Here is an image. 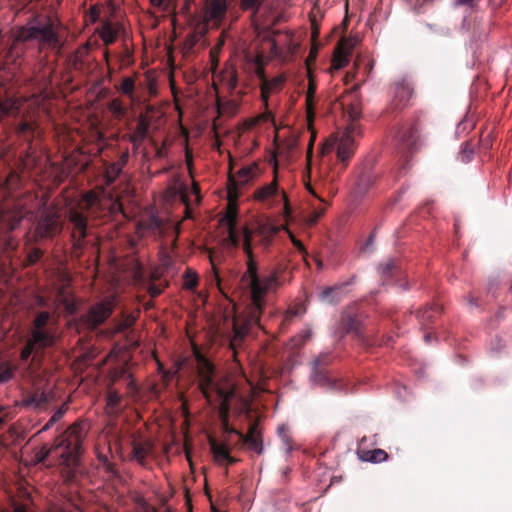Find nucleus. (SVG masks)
I'll list each match as a JSON object with an SVG mask.
<instances>
[{
	"label": "nucleus",
	"mask_w": 512,
	"mask_h": 512,
	"mask_svg": "<svg viewBox=\"0 0 512 512\" xmlns=\"http://www.w3.org/2000/svg\"><path fill=\"white\" fill-rule=\"evenodd\" d=\"M254 232L248 227L243 229L242 249L247 257V269L242 276V282L249 288L251 295V306L243 316H236L233 319L234 338L231 341V348L235 356V346L249 332L252 327L260 323L261 313L265 305L264 297L267 293L276 291L281 286L277 270L267 275H259L258 264L253 254Z\"/></svg>",
	"instance_id": "obj_1"
},
{
	"label": "nucleus",
	"mask_w": 512,
	"mask_h": 512,
	"mask_svg": "<svg viewBox=\"0 0 512 512\" xmlns=\"http://www.w3.org/2000/svg\"><path fill=\"white\" fill-rule=\"evenodd\" d=\"M19 42H36L39 50H60L62 44L55 20L46 14L30 17L16 36Z\"/></svg>",
	"instance_id": "obj_2"
},
{
	"label": "nucleus",
	"mask_w": 512,
	"mask_h": 512,
	"mask_svg": "<svg viewBox=\"0 0 512 512\" xmlns=\"http://www.w3.org/2000/svg\"><path fill=\"white\" fill-rule=\"evenodd\" d=\"M84 437L83 427L80 424H73L55 438L53 445L45 452L42 460L54 454L61 460L60 464L66 468L76 467L82 453Z\"/></svg>",
	"instance_id": "obj_3"
},
{
	"label": "nucleus",
	"mask_w": 512,
	"mask_h": 512,
	"mask_svg": "<svg viewBox=\"0 0 512 512\" xmlns=\"http://www.w3.org/2000/svg\"><path fill=\"white\" fill-rule=\"evenodd\" d=\"M83 201L85 203V211H80L76 207H72L68 211V230L70 231V239L72 243V255L80 258L83 255L87 244L86 238L89 235L88 229V210L96 203L97 196L90 191L84 194Z\"/></svg>",
	"instance_id": "obj_4"
},
{
	"label": "nucleus",
	"mask_w": 512,
	"mask_h": 512,
	"mask_svg": "<svg viewBox=\"0 0 512 512\" xmlns=\"http://www.w3.org/2000/svg\"><path fill=\"white\" fill-rule=\"evenodd\" d=\"M19 180L15 171H10L5 178L0 176V226L7 232L16 229L25 216L24 207L20 203H4Z\"/></svg>",
	"instance_id": "obj_5"
},
{
	"label": "nucleus",
	"mask_w": 512,
	"mask_h": 512,
	"mask_svg": "<svg viewBox=\"0 0 512 512\" xmlns=\"http://www.w3.org/2000/svg\"><path fill=\"white\" fill-rule=\"evenodd\" d=\"M197 373L199 377V389L203 396L210 401V393L214 390L217 391L218 395L223 399L221 405L222 409V425L224 432L230 434H236L240 438L242 432L235 428L229 427L228 425V404L226 401L229 398L228 393L222 391L217 387L214 382V365L202 355H197Z\"/></svg>",
	"instance_id": "obj_6"
},
{
	"label": "nucleus",
	"mask_w": 512,
	"mask_h": 512,
	"mask_svg": "<svg viewBox=\"0 0 512 512\" xmlns=\"http://www.w3.org/2000/svg\"><path fill=\"white\" fill-rule=\"evenodd\" d=\"M113 310V299H106L92 305L85 314L81 315L80 322L86 328L94 330L112 315Z\"/></svg>",
	"instance_id": "obj_7"
},
{
	"label": "nucleus",
	"mask_w": 512,
	"mask_h": 512,
	"mask_svg": "<svg viewBox=\"0 0 512 512\" xmlns=\"http://www.w3.org/2000/svg\"><path fill=\"white\" fill-rule=\"evenodd\" d=\"M336 333L341 338L347 334H353L360 341H365L361 329L360 315L355 306L347 307L342 311Z\"/></svg>",
	"instance_id": "obj_8"
},
{
	"label": "nucleus",
	"mask_w": 512,
	"mask_h": 512,
	"mask_svg": "<svg viewBox=\"0 0 512 512\" xmlns=\"http://www.w3.org/2000/svg\"><path fill=\"white\" fill-rule=\"evenodd\" d=\"M330 353H322L313 361V379L321 386H326L331 390L341 391L344 389L342 381L333 378L325 366L330 363Z\"/></svg>",
	"instance_id": "obj_9"
},
{
	"label": "nucleus",
	"mask_w": 512,
	"mask_h": 512,
	"mask_svg": "<svg viewBox=\"0 0 512 512\" xmlns=\"http://www.w3.org/2000/svg\"><path fill=\"white\" fill-rule=\"evenodd\" d=\"M335 144L337 159L342 163V170H344L356 149L354 137L350 131H346L337 142H327L322 149V153H329L333 150Z\"/></svg>",
	"instance_id": "obj_10"
},
{
	"label": "nucleus",
	"mask_w": 512,
	"mask_h": 512,
	"mask_svg": "<svg viewBox=\"0 0 512 512\" xmlns=\"http://www.w3.org/2000/svg\"><path fill=\"white\" fill-rule=\"evenodd\" d=\"M62 228L63 226L58 213L45 211L41 214L37 222L35 237L40 239H52L62 231Z\"/></svg>",
	"instance_id": "obj_11"
},
{
	"label": "nucleus",
	"mask_w": 512,
	"mask_h": 512,
	"mask_svg": "<svg viewBox=\"0 0 512 512\" xmlns=\"http://www.w3.org/2000/svg\"><path fill=\"white\" fill-rule=\"evenodd\" d=\"M402 149L409 153L417 151L420 144L419 122L417 120L405 123L397 134Z\"/></svg>",
	"instance_id": "obj_12"
},
{
	"label": "nucleus",
	"mask_w": 512,
	"mask_h": 512,
	"mask_svg": "<svg viewBox=\"0 0 512 512\" xmlns=\"http://www.w3.org/2000/svg\"><path fill=\"white\" fill-rule=\"evenodd\" d=\"M237 445L239 448L246 447L249 451L258 455L263 453V439L257 422H252L249 425V429L246 434H240V439Z\"/></svg>",
	"instance_id": "obj_13"
},
{
	"label": "nucleus",
	"mask_w": 512,
	"mask_h": 512,
	"mask_svg": "<svg viewBox=\"0 0 512 512\" xmlns=\"http://www.w3.org/2000/svg\"><path fill=\"white\" fill-rule=\"evenodd\" d=\"M130 445L132 449L131 459L143 465L152 451V442L137 432L132 434Z\"/></svg>",
	"instance_id": "obj_14"
},
{
	"label": "nucleus",
	"mask_w": 512,
	"mask_h": 512,
	"mask_svg": "<svg viewBox=\"0 0 512 512\" xmlns=\"http://www.w3.org/2000/svg\"><path fill=\"white\" fill-rule=\"evenodd\" d=\"M256 169L257 165H248L229 177V196L231 198L238 197V189L254 178Z\"/></svg>",
	"instance_id": "obj_15"
},
{
	"label": "nucleus",
	"mask_w": 512,
	"mask_h": 512,
	"mask_svg": "<svg viewBox=\"0 0 512 512\" xmlns=\"http://www.w3.org/2000/svg\"><path fill=\"white\" fill-rule=\"evenodd\" d=\"M393 90L394 98L392 105L395 109H403L413 94V88L406 80L402 79L393 84Z\"/></svg>",
	"instance_id": "obj_16"
},
{
	"label": "nucleus",
	"mask_w": 512,
	"mask_h": 512,
	"mask_svg": "<svg viewBox=\"0 0 512 512\" xmlns=\"http://www.w3.org/2000/svg\"><path fill=\"white\" fill-rule=\"evenodd\" d=\"M221 222L227 226L228 235L226 241L228 245L233 248L238 247L240 245V236L236 230L237 211L235 209H229Z\"/></svg>",
	"instance_id": "obj_17"
},
{
	"label": "nucleus",
	"mask_w": 512,
	"mask_h": 512,
	"mask_svg": "<svg viewBox=\"0 0 512 512\" xmlns=\"http://www.w3.org/2000/svg\"><path fill=\"white\" fill-rule=\"evenodd\" d=\"M39 349L52 346L55 341L53 333L48 329H33L31 337L28 339Z\"/></svg>",
	"instance_id": "obj_18"
},
{
	"label": "nucleus",
	"mask_w": 512,
	"mask_h": 512,
	"mask_svg": "<svg viewBox=\"0 0 512 512\" xmlns=\"http://www.w3.org/2000/svg\"><path fill=\"white\" fill-rule=\"evenodd\" d=\"M227 9L228 0H210L207 13L215 24H219L225 18Z\"/></svg>",
	"instance_id": "obj_19"
},
{
	"label": "nucleus",
	"mask_w": 512,
	"mask_h": 512,
	"mask_svg": "<svg viewBox=\"0 0 512 512\" xmlns=\"http://www.w3.org/2000/svg\"><path fill=\"white\" fill-rule=\"evenodd\" d=\"M376 177L370 171H363L355 184L353 193L356 197L364 196L368 190L374 185Z\"/></svg>",
	"instance_id": "obj_20"
},
{
	"label": "nucleus",
	"mask_w": 512,
	"mask_h": 512,
	"mask_svg": "<svg viewBox=\"0 0 512 512\" xmlns=\"http://www.w3.org/2000/svg\"><path fill=\"white\" fill-rule=\"evenodd\" d=\"M150 125H151L150 119L147 117V115L141 113L137 117L136 126L134 127L133 131L128 136L135 137L136 140L137 139L142 140V141H144L146 139L149 140V138H151L149 136Z\"/></svg>",
	"instance_id": "obj_21"
},
{
	"label": "nucleus",
	"mask_w": 512,
	"mask_h": 512,
	"mask_svg": "<svg viewBox=\"0 0 512 512\" xmlns=\"http://www.w3.org/2000/svg\"><path fill=\"white\" fill-rule=\"evenodd\" d=\"M316 83L313 79H309L308 88L306 92V117L309 125H311L315 119V94H316Z\"/></svg>",
	"instance_id": "obj_22"
},
{
	"label": "nucleus",
	"mask_w": 512,
	"mask_h": 512,
	"mask_svg": "<svg viewBox=\"0 0 512 512\" xmlns=\"http://www.w3.org/2000/svg\"><path fill=\"white\" fill-rule=\"evenodd\" d=\"M378 272L380 274V278L382 280L383 285H388L391 283V279L393 277L398 276L400 270L395 260L388 259L384 263L379 265Z\"/></svg>",
	"instance_id": "obj_23"
},
{
	"label": "nucleus",
	"mask_w": 512,
	"mask_h": 512,
	"mask_svg": "<svg viewBox=\"0 0 512 512\" xmlns=\"http://www.w3.org/2000/svg\"><path fill=\"white\" fill-rule=\"evenodd\" d=\"M36 128L37 123L35 120L22 119L16 127V133L24 141L31 144L34 139V133Z\"/></svg>",
	"instance_id": "obj_24"
},
{
	"label": "nucleus",
	"mask_w": 512,
	"mask_h": 512,
	"mask_svg": "<svg viewBox=\"0 0 512 512\" xmlns=\"http://www.w3.org/2000/svg\"><path fill=\"white\" fill-rule=\"evenodd\" d=\"M56 301L63 307L67 315H74L77 312V303L74 297L67 293L64 288L57 292Z\"/></svg>",
	"instance_id": "obj_25"
},
{
	"label": "nucleus",
	"mask_w": 512,
	"mask_h": 512,
	"mask_svg": "<svg viewBox=\"0 0 512 512\" xmlns=\"http://www.w3.org/2000/svg\"><path fill=\"white\" fill-rule=\"evenodd\" d=\"M122 395L110 389L106 396V411L110 415H118L122 410Z\"/></svg>",
	"instance_id": "obj_26"
},
{
	"label": "nucleus",
	"mask_w": 512,
	"mask_h": 512,
	"mask_svg": "<svg viewBox=\"0 0 512 512\" xmlns=\"http://www.w3.org/2000/svg\"><path fill=\"white\" fill-rule=\"evenodd\" d=\"M440 311L441 307L438 304H432L420 309L417 313V318L420 324L424 327L433 322Z\"/></svg>",
	"instance_id": "obj_27"
},
{
	"label": "nucleus",
	"mask_w": 512,
	"mask_h": 512,
	"mask_svg": "<svg viewBox=\"0 0 512 512\" xmlns=\"http://www.w3.org/2000/svg\"><path fill=\"white\" fill-rule=\"evenodd\" d=\"M49 399V393L36 389L34 392L27 395L24 401L27 405L42 408L48 404Z\"/></svg>",
	"instance_id": "obj_28"
},
{
	"label": "nucleus",
	"mask_w": 512,
	"mask_h": 512,
	"mask_svg": "<svg viewBox=\"0 0 512 512\" xmlns=\"http://www.w3.org/2000/svg\"><path fill=\"white\" fill-rule=\"evenodd\" d=\"M221 81L227 86L232 93L238 86V72L234 66L225 68L221 74Z\"/></svg>",
	"instance_id": "obj_29"
},
{
	"label": "nucleus",
	"mask_w": 512,
	"mask_h": 512,
	"mask_svg": "<svg viewBox=\"0 0 512 512\" xmlns=\"http://www.w3.org/2000/svg\"><path fill=\"white\" fill-rule=\"evenodd\" d=\"M358 456L363 461L379 463L387 459L388 454L382 449L365 450L358 449Z\"/></svg>",
	"instance_id": "obj_30"
},
{
	"label": "nucleus",
	"mask_w": 512,
	"mask_h": 512,
	"mask_svg": "<svg viewBox=\"0 0 512 512\" xmlns=\"http://www.w3.org/2000/svg\"><path fill=\"white\" fill-rule=\"evenodd\" d=\"M283 84V79L281 77H275L273 79H267L263 83H261V99L267 103L269 96L272 91L279 89Z\"/></svg>",
	"instance_id": "obj_31"
},
{
	"label": "nucleus",
	"mask_w": 512,
	"mask_h": 512,
	"mask_svg": "<svg viewBox=\"0 0 512 512\" xmlns=\"http://www.w3.org/2000/svg\"><path fill=\"white\" fill-rule=\"evenodd\" d=\"M278 195V185L276 179L269 184L258 188L255 193V199L259 201H266L273 196Z\"/></svg>",
	"instance_id": "obj_32"
},
{
	"label": "nucleus",
	"mask_w": 512,
	"mask_h": 512,
	"mask_svg": "<svg viewBox=\"0 0 512 512\" xmlns=\"http://www.w3.org/2000/svg\"><path fill=\"white\" fill-rule=\"evenodd\" d=\"M342 298V286L327 287L320 293V299L329 304H337Z\"/></svg>",
	"instance_id": "obj_33"
},
{
	"label": "nucleus",
	"mask_w": 512,
	"mask_h": 512,
	"mask_svg": "<svg viewBox=\"0 0 512 512\" xmlns=\"http://www.w3.org/2000/svg\"><path fill=\"white\" fill-rule=\"evenodd\" d=\"M209 446L216 461L225 460L230 453L227 444H219L212 437L209 438Z\"/></svg>",
	"instance_id": "obj_34"
},
{
	"label": "nucleus",
	"mask_w": 512,
	"mask_h": 512,
	"mask_svg": "<svg viewBox=\"0 0 512 512\" xmlns=\"http://www.w3.org/2000/svg\"><path fill=\"white\" fill-rule=\"evenodd\" d=\"M209 260L211 264V272L209 273L207 279L210 285H215L221 291V278L219 276L217 266L211 252L209 253Z\"/></svg>",
	"instance_id": "obj_35"
},
{
	"label": "nucleus",
	"mask_w": 512,
	"mask_h": 512,
	"mask_svg": "<svg viewBox=\"0 0 512 512\" xmlns=\"http://www.w3.org/2000/svg\"><path fill=\"white\" fill-rule=\"evenodd\" d=\"M50 319L51 313L48 311H41L37 313L33 320V329H46V326Z\"/></svg>",
	"instance_id": "obj_36"
},
{
	"label": "nucleus",
	"mask_w": 512,
	"mask_h": 512,
	"mask_svg": "<svg viewBox=\"0 0 512 512\" xmlns=\"http://www.w3.org/2000/svg\"><path fill=\"white\" fill-rule=\"evenodd\" d=\"M101 38L106 45H111L117 38V32L111 27L110 24H106L102 28Z\"/></svg>",
	"instance_id": "obj_37"
},
{
	"label": "nucleus",
	"mask_w": 512,
	"mask_h": 512,
	"mask_svg": "<svg viewBox=\"0 0 512 512\" xmlns=\"http://www.w3.org/2000/svg\"><path fill=\"white\" fill-rule=\"evenodd\" d=\"M108 109L113 116L117 118L123 117L126 114V108L123 106L121 100L117 98L110 101Z\"/></svg>",
	"instance_id": "obj_38"
},
{
	"label": "nucleus",
	"mask_w": 512,
	"mask_h": 512,
	"mask_svg": "<svg viewBox=\"0 0 512 512\" xmlns=\"http://www.w3.org/2000/svg\"><path fill=\"white\" fill-rule=\"evenodd\" d=\"M348 56H349V54H346L342 51L335 49L334 58H333V66L336 69L344 68L349 63Z\"/></svg>",
	"instance_id": "obj_39"
},
{
	"label": "nucleus",
	"mask_w": 512,
	"mask_h": 512,
	"mask_svg": "<svg viewBox=\"0 0 512 512\" xmlns=\"http://www.w3.org/2000/svg\"><path fill=\"white\" fill-rule=\"evenodd\" d=\"M265 0H241V8L245 11H253L257 14Z\"/></svg>",
	"instance_id": "obj_40"
},
{
	"label": "nucleus",
	"mask_w": 512,
	"mask_h": 512,
	"mask_svg": "<svg viewBox=\"0 0 512 512\" xmlns=\"http://www.w3.org/2000/svg\"><path fill=\"white\" fill-rule=\"evenodd\" d=\"M119 90L127 96H132L135 90V80L132 77H124Z\"/></svg>",
	"instance_id": "obj_41"
},
{
	"label": "nucleus",
	"mask_w": 512,
	"mask_h": 512,
	"mask_svg": "<svg viewBox=\"0 0 512 512\" xmlns=\"http://www.w3.org/2000/svg\"><path fill=\"white\" fill-rule=\"evenodd\" d=\"M149 143L154 148L153 159L161 160L166 158L167 150L165 148V143L159 146L154 138H149Z\"/></svg>",
	"instance_id": "obj_42"
},
{
	"label": "nucleus",
	"mask_w": 512,
	"mask_h": 512,
	"mask_svg": "<svg viewBox=\"0 0 512 512\" xmlns=\"http://www.w3.org/2000/svg\"><path fill=\"white\" fill-rule=\"evenodd\" d=\"M278 434L285 446L286 452L287 453L290 452L293 447H292V439L288 433V428L284 425L280 426L278 428Z\"/></svg>",
	"instance_id": "obj_43"
},
{
	"label": "nucleus",
	"mask_w": 512,
	"mask_h": 512,
	"mask_svg": "<svg viewBox=\"0 0 512 512\" xmlns=\"http://www.w3.org/2000/svg\"><path fill=\"white\" fill-rule=\"evenodd\" d=\"M198 286V276L191 270L186 271L184 278V287L189 290H193Z\"/></svg>",
	"instance_id": "obj_44"
},
{
	"label": "nucleus",
	"mask_w": 512,
	"mask_h": 512,
	"mask_svg": "<svg viewBox=\"0 0 512 512\" xmlns=\"http://www.w3.org/2000/svg\"><path fill=\"white\" fill-rule=\"evenodd\" d=\"M122 169H120L114 162L110 163L106 167V178L108 183L114 182L117 177L121 174Z\"/></svg>",
	"instance_id": "obj_45"
},
{
	"label": "nucleus",
	"mask_w": 512,
	"mask_h": 512,
	"mask_svg": "<svg viewBox=\"0 0 512 512\" xmlns=\"http://www.w3.org/2000/svg\"><path fill=\"white\" fill-rule=\"evenodd\" d=\"M355 46V41L351 38H342L337 46L336 49L339 51H342L346 54H350Z\"/></svg>",
	"instance_id": "obj_46"
},
{
	"label": "nucleus",
	"mask_w": 512,
	"mask_h": 512,
	"mask_svg": "<svg viewBox=\"0 0 512 512\" xmlns=\"http://www.w3.org/2000/svg\"><path fill=\"white\" fill-rule=\"evenodd\" d=\"M37 347L34 346L30 340H27L26 344L24 345V347L21 349V352H20V360L25 363L27 362L31 355L33 354V352L35 351Z\"/></svg>",
	"instance_id": "obj_47"
},
{
	"label": "nucleus",
	"mask_w": 512,
	"mask_h": 512,
	"mask_svg": "<svg viewBox=\"0 0 512 512\" xmlns=\"http://www.w3.org/2000/svg\"><path fill=\"white\" fill-rule=\"evenodd\" d=\"M163 226V221L157 216H151L147 223V228L153 233H158L161 231Z\"/></svg>",
	"instance_id": "obj_48"
},
{
	"label": "nucleus",
	"mask_w": 512,
	"mask_h": 512,
	"mask_svg": "<svg viewBox=\"0 0 512 512\" xmlns=\"http://www.w3.org/2000/svg\"><path fill=\"white\" fill-rule=\"evenodd\" d=\"M305 312V309L303 307L302 304H297L291 308L288 309L287 313H286V316H285V321H290L293 317L295 316H298V315H301Z\"/></svg>",
	"instance_id": "obj_49"
},
{
	"label": "nucleus",
	"mask_w": 512,
	"mask_h": 512,
	"mask_svg": "<svg viewBox=\"0 0 512 512\" xmlns=\"http://www.w3.org/2000/svg\"><path fill=\"white\" fill-rule=\"evenodd\" d=\"M289 237H290L291 242L293 243L294 247L303 255L304 260L306 261L308 252H307L306 248L304 247L303 243L300 240H298L291 232H289Z\"/></svg>",
	"instance_id": "obj_50"
},
{
	"label": "nucleus",
	"mask_w": 512,
	"mask_h": 512,
	"mask_svg": "<svg viewBox=\"0 0 512 512\" xmlns=\"http://www.w3.org/2000/svg\"><path fill=\"white\" fill-rule=\"evenodd\" d=\"M473 154V147L466 142L461 150V161L462 162H469L471 159V156Z\"/></svg>",
	"instance_id": "obj_51"
},
{
	"label": "nucleus",
	"mask_w": 512,
	"mask_h": 512,
	"mask_svg": "<svg viewBox=\"0 0 512 512\" xmlns=\"http://www.w3.org/2000/svg\"><path fill=\"white\" fill-rule=\"evenodd\" d=\"M323 214H324V209L314 210L307 217L308 225H310V226L315 225L318 222V220L323 216Z\"/></svg>",
	"instance_id": "obj_52"
},
{
	"label": "nucleus",
	"mask_w": 512,
	"mask_h": 512,
	"mask_svg": "<svg viewBox=\"0 0 512 512\" xmlns=\"http://www.w3.org/2000/svg\"><path fill=\"white\" fill-rule=\"evenodd\" d=\"M43 252L39 248H33L27 256V260L30 264L36 263L42 256Z\"/></svg>",
	"instance_id": "obj_53"
},
{
	"label": "nucleus",
	"mask_w": 512,
	"mask_h": 512,
	"mask_svg": "<svg viewBox=\"0 0 512 512\" xmlns=\"http://www.w3.org/2000/svg\"><path fill=\"white\" fill-rule=\"evenodd\" d=\"M14 103H12L10 100L7 101H0V120L3 116L10 113L11 109L13 108Z\"/></svg>",
	"instance_id": "obj_54"
},
{
	"label": "nucleus",
	"mask_w": 512,
	"mask_h": 512,
	"mask_svg": "<svg viewBox=\"0 0 512 512\" xmlns=\"http://www.w3.org/2000/svg\"><path fill=\"white\" fill-rule=\"evenodd\" d=\"M129 161V152H128V149H126L125 151H123L118 160L116 162H114L120 169L123 170V168L127 165Z\"/></svg>",
	"instance_id": "obj_55"
},
{
	"label": "nucleus",
	"mask_w": 512,
	"mask_h": 512,
	"mask_svg": "<svg viewBox=\"0 0 512 512\" xmlns=\"http://www.w3.org/2000/svg\"><path fill=\"white\" fill-rule=\"evenodd\" d=\"M100 460L102 461L103 465L105 466L106 468V471L113 474V475H116L117 474V470L115 468V465L112 464L111 462H109L108 458L106 456L100 458Z\"/></svg>",
	"instance_id": "obj_56"
},
{
	"label": "nucleus",
	"mask_w": 512,
	"mask_h": 512,
	"mask_svg": "<svg viewBox=\"0 0 512 512\" xmlns=\"http://www.w3.org/2000/svg\"><path fill=\"white\" fill-rule=\"evenodd\" d=\"M63 416V412L62 411H58L56 412L50 419L49 421L45 424V426L43 427V430H47L49 429L55 422L59 421Z\"/></svg>",
	"instance_id": "obj_57"
},
{
	"label": "nucleus",
	"mask_w": 512,
	"mask_h": 512,
	"mask_svg": "<svg viewBox=\"0 0 512 512\" xmlns=\"http://www.w3.org/2000/svg\"><path fill=\"white\" fill-rule=\"evenodd\" d=\"M12 371L10 369H5L0 371V382H7L12 378Z\"/></svg>",
	"instance_id": "obj_58"
},
{
	"label": "nucleus",
	"mask_w": 512,
	"mask_h": 512,
	"mask_svg": "<svg viewBox=\"0 0 512 512\" xmlns=\"http://www.w3.org/2000/svg\"><path fill=\"white\" fill-rule=\"evenodd\" d=\"M132 325V320L130 319H126L124 320L123 322H121L118 326H117V331L118 332H123L125 330H127L128 328H130Z\"/></svg>",
	"instance_id": "obj_59"
},
{
	"label": "nucleus",
	"mask_w": 512,
	"mask_h": 512,
	"mask_svg": "<svg viewBox=\"0 0 512 512\" xmlns=\"http://www.w3.org/2000/svg\"><path fill=\"white\" fill-rule=\"evenodd\" d=\"M280 197H281V201H283V203H284V213L286 215H288L290 213V207H289L288 198H287L286 193L281 192Z\"/></svg>",
	"instance_id": "obj_60"
},
{
	"label": "nucleus",
	"mask_w": 512,
	"mask_h": 512,
	"mask_svg": "<svg viewBox=\"0 0 512 512\" xmlns=\"http://www.w3.org/2000/svg\"><path fill=\"white\" fill-rule=\"evenodd\" d=\"M128 140L131 142V144H132V148H133V150H134L135 152H137V151L139 150V148H140L141 144L143 143V141H142V140H139V139H137V141H135V140H136V138H135V137H129V136H128Z\"/></svg>",
	"instance_id": "obj_61"
},
{
	"label": "nucleus",
	"mask_w": 512,
	"mask_h": 512,
	"mask_svg": "<svg viewBox=\"0 0 512 512\" xmlns=\"http://www.w3.org/2000/svg\"><path fill=\"white\" fill-rule=\"evenodd\" d=\"M256 75L261 80V83H263L265 80H267V78L265 76L264 68L262 66H258L256 68Z\"/></svg>",
	"instance_id": "obj_62"
},
{
	"label": "nucleus",
	"mask_w": 512,
	"mask_h": 512,
	"mask_svg": "<svg viewBox=\"0 0 512 512\" xmlns=\"http://www.w3.org/2000/svg\"><path fill=\"white\" fill-rule=\"evenodd\" d=\"M479 0H455L456 5L474 6Z\"/></svg>",
	"instance_id": "obj_63"
},
{
	"label": "nucleus",
	"mask_w": 512,
	"mask_h": 512,
	"mask_svg": "<svg viewBox=\"0 0 512 512\" xmlns=\"http://www.w3.org/2000/svg\"><path fill=\"white\" fill-rule=\"evenodd\" d=\"M467 300H468V303L470 306H475V307H478V299L476 297H474L473 295H468L467 296Z\"/></svg>",
	"instance_id": "obj_64"
}]
</instances>
